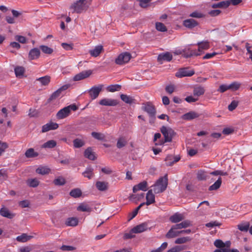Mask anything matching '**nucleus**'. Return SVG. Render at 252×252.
<instances>
[{
    "instance_id": "obj_8",
    "label": "nucleus",
    "mask_w": 252,
    "mask_h": 252,
    "mask_svg": "<svg viewBox=\"0 0 252 252\" xmlns=\"http://www.w3.org/2000/svg\"><path fill=\"white\" fill-rule=\"evenodd\" d=\"M118 100L109 98H104L99 101V104L102 106H115L118 105Z\"/></svg>"
},
{
    "instance_id": "obj_24",
    "label": "nucleus",
    "mask_w": 252,
    "mask_h": 252,
    "mask_svg": "<svg viewBox=\"0 0 252 252\" xmlns=\"http://www.w3.org/2000/svg\"><path fill=\"white\" fill-rule=\"evenodd\" d=\"M103 46L102 45H97L95 48L89 51V53L93 57H96L103 51Z\"/></svg>"
},
{
    "instance_id": "obj_16",
    "label": "nucleus",
    "mask_w": 252,
    "mask_h": 252,
    "mask_svg": "<svg viewBox=\"0 0 252 252\" xmlns=\"http://www.w3.org/2000/svg\"><path fill=\"white\" fill-rule=\"evenodd\" d=\"M200 115L195 111H190L184 114L182 116V118L185 120H191L192 119L197 118L199 117Z\"/></svg>"
},
{
    "instance_id": "obj_37",
    "label": "nucleus",
    "mask_w": 252,
    "mask_h": 252,
    "mask_svg": "<svg viewBox=\"0 0 252 252\" xmlns=\"http://www.w3.org/2000/svg\"><path fill=\"white\" fill-rule=\"evenodd\" d=\"M57 142L54 140H50L44 143L42 146V148H53L56 147Z\"/></svg>"
},
{
    "instance_id": "obj_26",
    "label": "nucleus",
    "mask_w": 252,
    "mask_h": 252,
    "mask_svg": "<svg viewBox=\"0 0 252 252\" xmlns=\"http://www.w3.org/2000/svg\"><path fill=\"white\" fill-rule=\"evenodd\" d=\"M95 186L98 190L105 191L108 189V183L106 182L97 181L96 182Z\"/></svg>"
},
{
    "instance_id": "obj_38",
    "label": "nucleus",
    "mask_w": 252,
    "mask_h": 252,
    "mask_svg": "<svg viewBox=\"0 0 252 252\" xmlns=\"http://www.w3.org/2000/svg\"><path fill=\"white\" fill-rule=\"evenodd\" d=\"M94 169L91 167H88L86 168V170L83 173V175L85 177H87L89 179H91L93 178L94 175Z\"/></svg>"
},
{
    "instance_id": "obj_11",
    "label": "nucleus",
    "mask_w": 252,
    "mask_h": 252,
    "mask_svg": "<svg viewBox=\"0 0 252 252\" xmlns=\"http://www.w3.org/2000/svg\"><path fill=\"white\" fill-rule=\"evenodd\" d=\"M59 125L57 123L50 122L43 125L42 127V132H46L51 130H55L58 128Z\"/></svg>"
},
{
    "instance_id": "obj_41",
    "label": "nucleus",
    "mask_w": 252,
    "mask_h": 252,
    "mask_svg": "<svg viewBox=\"0 0 252 252\" xmlns=\"http://www.w3.org/2000/svg\"><path fill=\"white\" fill-rule=\"evenodd\" d=\"M121 86L118 84L111 85L106 88V90L110 92L119 91L121 89Z\"/></svg>"
},
{
    "instance_id": "obj_17",
    "label": "nucleus",
    "mask_w": 252,
    "mask_h": 252,
    "mask_svg": "<svg viewBox=\"0 0 252 252\" xmlns=\"http://www.w3.org/2000/svg\"><path fill=\"white\" fill-rule=\"evenodd\" d=\"M192 225L191 222L188 220H185L181 223H177L176 224L173 225V228H175L176 229H180L182 228H185L190 226Z\"/></svg>"
},
{
    "instance_id": "obj_29",
    "label": "nucleus",
    "mask_w": 252,
    "mask_h": 252,
    "mask_svg": "<svg viewBox=\"0 0 252 252\" xmlns=\"http://www.w3.org/2000/svg\"><path fill=\"white\" fill-rule=\"evenodd\" d=\"M230 5V3L228 0L222 1L217 3H214L212 5V7L213 8H226Z\"/></svg>"
},
{
    "instance_id": "obj_61",
    "label": "nucleus",
    "mask_w": 252,
    "mask_h": 252,
    "mask_svg": "<svg viewBox=\"0 0 252 252\" xmlns=\"http://www.w3.org/2000/svg\"><path fill=\"white\" fill-rule=\"evenodd\" d=\"M28 116L31 118L37 117L38 116V112L36 109L31 108L29 110Z\"/></svg>"
},
{
    "instance_id": "obj_3",
    "label": "nucleus",
    "mask_w": 252,
    "mask_h": 252,
    "mask_svg": "<svg viewBox=\"0 0 252 252\" xmlns=\"http://www.w3.org/2000/svg\"><path fill=\"white\" fill-rule=\"evenodd\" d=\"M167 185V174H165L163 177H160L155 185L152 186L153 191L155 193L162 192L166 189Z\"/></svg>"
},
{
    "instance_id": "obj_27",
    "label": "nucleus",
    "mask_w": 252,
    "mask_h": 252,
    "mask_svg": "<svg viewBox=\"0 0 252 252\" xmlns=\"http://www.w3.org/2000/svg\"><path fill=\"white\" fill-rule=\"evenodd\" d=\"M51 77L48 75L38 78L36 79V81H38L42 86H47L50 82Z\"/></svg>"
},
{
    "instance_id": "obj_15",
    "label": "nucleus",
    "mask_w": 252,
    "mask_h": 252,
    "mask_svg": "<svg viewBox=\"0 0 252 252\" xmlns=\"http://www.w3.org/2000/svg\"><path fill=\"white\" fill-rule=\"evenodd\" d=\"M40 55V52L39 49L34 48L31 50L29 53V60H33L38 59Z\"/></svg>"
},
{
    "instance_id": "obj_14",
    "label": "nucleus",
    "mask_w": 252,
    "mask_h": 252,
    "mask_svg": "<svg viewBox=\"0 0 252 252\" xmlns=\"http://www.w3.org/2000/svg\"><path fill=\"white\" fill-rule=\"evenodd\" d=\"M183 25L187 28L192 29L197 26L198 23L193 19H188L183 21Z\"/></svg>"
},
{
    "instance_id": "obj_6",
    "label": "nucleus",
    "mask_w": 252,
    "mask_h": 252,
    "mask_svg": "<svg viewBox=\"0 0 252 252\" xmlns=\"http://www.w3.org/2000/svg\"><path fill=\"white\" fill-rule=\"evenodd\" d=\"M131 58V54L128 52H124L116 59L115 63L117 64L122 65L128 63Z\"/></svg>"
},
{
    "instance_id": "obj_1",
    "label": "nucleus",
    "mask_w": 252,
    "mask_h": 252,
    "mask_svg": "<svg viewBox=\"0 0 252 252\" xmlns=\"http://www.w3.org/2000/svg\"><path fill=\"white\" fill-rule=\"evenodd\" d=\"M160 132L164 136V140H159L158 143L155 144L156 145H162L166 142H171L172 138L176 135L174 130L170 127H166L164 126L160 127Z\"/></svg>"
},
{
    "instance_id": "obj_54",
    "label": "nucleus",
    "mask_w": 252,
    "mask_h": 252,
    "mask_svg": "<svg viewBox=\"0 0 252 252\" xmlns=\"http://www.w3.org/2000/svg\"><path fill=\"white\" fill-rule=\"evenodd\" d=\"M189 16L193 18H201L204 17L205 15L202 13L196 11L190 13Z\"/></svg>"
},
{
    "instance_id": "obj_51",
    "label": "nucleus",
    "mask_w": 252,
    "mask_h": 252,
    "mask_svg": "<svg viewBox=\"0 0 252 252\" xmlns=\"http://www.w3.org/2000/svg\"><path fill=\"white\" fill-rule=\"evenodd\" d=\"M40 49L45 54H51L53 52V50L52 48L45 45H41Z\"/></svg>"
},
{
    "instance_id": "obj_58",
    "label": "nucleus",
    "mask_w": 252,
    "mask_h": 252,
    "mask_svg": "<svg viewBox=\"0 0 252 252\" xmlns=\"http://www.w3.org/2000/svg\"><path fill=\"white\" fill-rule=\"evenodd\" d=\"M60 250L62 251H73L76 250V248L73 246L63 245Z\"/></svg>"
},
{
    "instance_id": "obj_4",
    "label": "nucleus",
    "mask_w": 252,
    "mask_h": 252,
    "mask_svg": "<svg viewBox=\"0 0 252 252\" xmlns=\"http://www.w3.org/2000/svg\"><path fill=\"white\" fill-rule=\"evenodd\" d=\"M92 0H79L70 6L73 9V13H81L86 11L91 4Z\"/></svg>"
},
{
    "instance_id": "obj_30",
    "label": "nucleus",
    "mask_w": 252,
    "mask_h": 252,
    "mask_svg": "<svg viewBox=\"0 0 252 252\" xmlns=\"http://www.w3.org/2000/svg\"><path fill=\"white\" fill-rule=\"evenodd\" d=\"M25 155L27 158H33L37 157L39 154L33 148H30L26 151Z\"/></svg>"
},
{
    "instance_id": "obj_44",
    "label": "nucleus",
    "mask_w": 252,
    "mask_h": 252,
    "mask_svg": "<svg viewBox=\"0 0 252 252\" xmlns=\"http://www.w3.org/2000/svg\"><path fill=\"white\" fill-rule=\"evenodd\" d=\"M127 144V141L124 137H120L117 141V147L118 148L120 149L125 147Z\"/></svg>"
},
{
    "instance_id": "obj_20",
    "label": "nucleus",
    "mask_w": 252,
    "mask_h": 252,
    "mask_svg": "<svg viewBox=\"0 0 252 252\" xmlns=\"http://www.w3.org/2000/svg\"><path fill=\"white\" fill-rule=\"evenodd\" d=\"M147 229V224L146 223H142L134 227L131 229L133 233H141Z\"/></svg>"
},
{
    "instance_id": "obj_28",
    "label": "nucleus",
    "mask_w": 252,
    "mask_h": 252,
    "mask_svg": "<svg viewBox=\"0 0 252 252\" xmlns=\"http://www.w3.org/2000/svg\"><path fill=\"white\" fill-rule=\"evenodd\" d=\"M77 211L86 212H91L92 211V208L86 203H81L77 208Z\"/></svg>"
},
{
    "instance_id": "obj_33",
    "label": "nucleus",
    "mask_w": 252,
    "mask_h": 252,
    "mask_svg": "<svg viewBox=\"0 0 252 252\" xmlns=\"http://www.w3.org/2000/svg\"><path fill=\"white\" fill-rule=\"evenodd\" d=\"M78 223V220L76 218H68L65 221V224L67 226H75Z\"/></svg>"
},
{
    "instance_id": "obj_12",
    "label": "nucleus",
    "mask_w": 252,
    "mask_h": 252,
    "mask_svg": "<svg viewBox=\"0 0 252 252\" xmlns=\"http://www.w3.org/2000/svg\"><path fill=\"white\" fill-rule=\"evenodd\" d=\"M172 59V55L169 52L160 54L158 57V61L162 63L163 61L169 62Z\"/></svg>"
},
{
    "instance_id": "obj_56",
    "label": "nucleus",
    "mask_w": 252,
    "mask_h": 252,
    "mask_svg": "<svg viewBox=\"0 0 252 252\" xmlns=\"http://www.w3.org/2000/svg\"><path fill=\"white\" fill-rule=\"evenodd\" d=\"M175 228H173V226H172L171 229L169 230V231L166 234V237L167 238H171L176 237L175 235Z\"/></svg>"
},
{
    "instance_id": "obj_60",
    "label": "nucleus",
    "mask_w": 252,
    "mask_h": 252,
    "mask_svg": "<svg viewBox=\"0 0 252 252\" xmlns=\"http://www.w3.org/2000/svg\"><path fill=\"white\" fill-rule=\"evenodd\" d=\"M238 105V102L236 100H233L228 105V109L229 111H232L237 107Z\"/></svg>"
},
{
    "instance_id": "obj_49",
    "label": "nucleus",
    "mask_w": 252,
    "mask_h": 252,
    "mask_svg": "<svg viewBox=\"0 0 252 252\" xmlns=\"http://www.w3.org/2000/svg\"><path fill=\"white\" fill-rule=\"evenodd\" d=\"M156 28L159 32H164L167 31V28L165 26L160 22H157L156 23Z\"/></svg>"
},
{
    "instance_id": "obj_10",
    "label": "nucleus",
    "mask_w": 252,
    "mask_h": 252,
    "mask_svg": "<svg viewBox=\"0 0 252 252\" xmlns=\"http://www.w3.org/2000/svg\"><path fill=\"white\" fill-rule=\"evenodd\" d=\"M92 73V71L91 70L83 71L75 75L73 77V80L74 81H78L86 79L89 77Z\"/></svg>"
},
{
    "instance_id": "obj_39",
    "label": "nucleus",
    "mask_w": 252,
    "mask_h": 252,
    "mask_svg": "<svg viewBox=\"0 0 252 252\" xmlns=\"http://www.w3.org/2000/svg\"><path fill=\"white\" fill-rule=\"evenodd\" d=\"M209 178L208 175L206 172L203 170H199L197 173V178L198 180L203 181L206 180Z\"/></svg>"
},
{
    "instance_id": "obj_45",
    "label": "nucleus",
    "mask_w": 252,
    "mask_h": 252,
    "mask_svg": "<svg viewBox=\"0 0 252 252\" xmlns=\"http://www.w3.org/2000/svg\"><path fill=\"white\" fill-rule=\"evenodd\" d=\"M198 49L197 50L198 51V53H200V52H201L203 50L208 49L209 48V43L207 42H200L198 44Z\"/></svg>"
},
{
    "instance_id": "obj_55",
    "label": "nucleus",
    "mask_w": 252,
    "mask_h": 252,
    "mask_svg": "<svg viewBox=\"0 0 252 252\" xmlns=\"http://www.w3.org/2000/svg\"><path fill=\"white\" fill-rule=\"evenodd\" d=\"M190 240L189 237H181L177 239L175 241L176 244H183Z\"/></svg>"
},
{
    "instance_id": "obj_52",
    "label": "nucleus",
    "mask_w": 252,
    "mask_h": 252,
    "mask_svg": "<svg viewBox=\"0 0 252 252\" xmlns=\"http://www.w3.org/2000/svg\"><path fill=\"white\" fill-rule=\"evenodd\" d=\"M91 135L94 138L99 140H102L105 137L103 134L96 132H92Z\"/></svg>"
},
{
    "instance_id": "obj_43",
    "label": "nucleus",
    "mask_w": 252,
    "mask_h": 252,
    "mask_svg": "<svg viewBox=\"0 0 252 252\" xmlns=\"http://www.w3.org/2000/svg\"><path fill=\"white\" fill-rule=\"evenodd\" d=\"M27 183L30 187L35 188L38 186L39 182L37 179L34 178L28 179Z\"/></svg>"
},
{
    "instance_id": "obj_46",
    "label": "nucleus",
    "mask_w": 252,
    "mask_h": 252,
    "mask_svg": "<svg viewBox=\"0 0 252 252\" xmlns=\"http://www.w3.org/2000/svg\"><path fill=\"white\" fill-rule=\"evenodd\" d=\"M229 90L232 91H236L239 89L241 86V83L238 82H234L231 84L228 85Z\"/></svg>"
},
{
    "instance_id": "obj_25",
    "label": "nucleus",
    "mask_w": 252,
    "mask_h": 252,
    "mask_svg": "<svg viewBox=\"0 0 252 252\" xmlns=\"http://www.w3.org/2000/svg\"><path fill=\"white\" fill-rule=\"evenodd\" d=\"M120 97L124 102L127 104H131L135 103V99L129 95L122 94L120 95Z\"/></svg>"
},
{
    "instance_id": "obj_47",
    "label": "nucleus",
    "mask_w": 252,
    "mask_h": 252,
    "mask_svg": "<svg viewBox=\"0 0 252 252\" xmlns=\"http://www.w3.org/2000/svg\"><path fill=\"white\" fill-rule=\"evenodd\" d=\"M50 169L48 168L45 167H41L36 169V172L39 174L45 175L48 174L50 172Z\"/></svg>"
},
{
    "instance_id": "obj_32",
    "label": "nucleus",
    "mask_w": 252,
    "mask_h": 252,
    "mask_svg": "<svg viewBox=\"0 0 252 252\" xmlns=\"http://www.w3.org/2000/svg\"><path fill=\"white\" fill-rule=\"evenodd\" d=\"M0 214L8 219H12L14 217V215L11 213L7 209L2 208L0 210Z\"/></svg>"
},
{
    "instance_id": "obj_13",
    "label": "nucleus",
    "mask_w": 252,
    "mask_h": 252,
    "mask_svg": "<svg viewBox=\"0 0 252 252\" xmlns=\"http://www.w3.org/2000/svg\"><path fill=\"white\" fill-rule=\"evenodd\" d=\"M183 53V56L186 58H190L194 56H197L201 55V53H198L196 50H192L190 48L184 49Z\"/></svg>"
},
{
    "instance_id": "obj_2",
    "label": "nucleus",
    "mask_w": 252,
    "mask_h": 252,
    "mask_svg": "<svg viewBox=\"0 0 252 252\" xmlns=\"http://www.w3.org/2000/svg\"><path fill=\"white\" fill-rule=\"evenodd\" d=\"M214 245L218 248L214 252H239L237 249H230L231 242L227 241L224 243L222 240L217 239L214 242Z\"/></svg>"
},
{
    "instance_id": "obj_63",
    "label": "nucleus",
    "mask_w": 252,
    "mask_h": 252,
    "mask_svg": "<svg viewBox=\"0 0 252 252\" xmlns=\"http://www.w3.org/2000/svg\"><path fill=\"white\" fill-rule=\"evenodd\" d=\"M228 90H229L228 85L222 84L220 86L219 88L218 89V91L222 93Z\"/></svg>"
},
{
    "instance_id": "obj_31",
    "label": "nucleus",
    "mask_w": 252,
    "mask_h": 252,
    "mask_svg": "<svg viewBox=\"0 0 252 252\" xmlns=\"http://www.w3.org/2000/svg\"><path fill=\"white\" fill-rule=\"evenodd\" d=\"M205 93L204 87L197 86L194 88L193 94L194 96H199L203 95Z\"/></svg>"
},
{
    "instance_id": "obj_62",
    "label": "nucleus",
    "mask_w": 252,
    "mask_h": 252,
    "mask_svg": "<svg viewBox=\"0 0 252 252\" xmlns=\"http://www.w3.org/2000/svg\"><path fill=\"white\" fill-rule=\"evenodd\" d=\"M210 174L213 175H221V176H226L228 175V173L226 172H223L221 170H216L210 173Z\"/></svg>"
},
{
    "instance_id": "obj_64",
    "label": "nucleus",
    "mask_w": 252,
    "mask_h": 252,
    "mask_svg": "<svg viewBox=\"0 0 252 252\" xmlns=\"http://www.w3.org/2000/svg\"><path fill=\"white\" fill-rule=\"evenodd\" d=\"M165 91L169 94H171L174 92L175 87L173 85H168L165 87Z\"/></svg>"
},
{
    "instance_id": "obj_7",
    "label": "nucleus",
    "mask_w": 252,
    "mask_h": 252,
    "mask_svg": "<svg viewBox=\"0 0 252 252\" xmlns=\"http://www.w3.org/2000/svg\"><path fill=\"white\" fill-rule=\"evenodd\" d=\"M103 88V85L100 84L93 86L88 91V93L92 99H94L98 97Z\"/></svg>"
},
{
    "instance_id": "obj_36",
    "label": "nucleus",
    "mask_w": 252,
    "mask_h": 252,
    "mask_svg": "<svg viewBox=\"0 0 252 252\" xmlns=\"http://www.w3.org/2000/svg\"><path fill=\"white\" fill-rule=\"evenodd\" d=\"M32 238V236L28 235L26 233H23L22 235L16 237V240L20 242H26Z\"/></svg>"
},
{
    "instance_id": "obj_35",
    "label": "nucleus",
    "mask_w": 252,
    "mask_h": 252,
    "mask_svg": "<svg viewBox=\"0 0 252 252\" xmlns=\"http://www.w3.org/2000/svg\"><path fill=\"white\" fill-rule=\"evenodd\" d=\"M222 183V180L221 177H219L218 179L209 188V190H217L220 188Z\"/></svg>"
},
{
    "instance_id": "obj_48",
    "label": "nucleus",
    "mask_w": 252,
    "mask_h": 252,
    "mask_svg": "<svg viewBox=\"0 0 252 252\" xmlns=\"http://www.w3.org/2000/svg\"><path fill=\"white\" fill-rule=\"evenodd\" d=\"M53 183L56 186H63L65 184V180L63 177H59L55 179Z\"/></svg>"
},
{
    "instance_id": "obj_40",
    "label": "nucleus",
    "mask_w": 252,
    "mask_h": 252,
    "mask_svg": "<svg viewBox=\"0 0 252 252\" xmlns=\"http://www.w3.org/2000/svg\"><path fill=\"white\" fill-rule=\"evenodd\" d=\"M69 195L74 198L79 197L82 195V191L78 188L74 189L70 191Z\"/></svg>"
},
{
    "instance_id": "obj_5",
    "label": "nucleus",
    "mask_w": 252,
    "mask_h": 252,
    "mask_svg": "<svg viewBox=\"0 0 252 252\" xmlns=\"http://www.w3.org/2000/svg\"><path fill=\"white\" fill-rule=\"evenodd\" d=\"M142 109L146 112L150 118H154L156 116V109L151 102L148 101L143 104Z\"/></svg>"
},
{
    "instance_id": "obj_59",
    "label": "nucleus",
    "mask_w": 252,
    "mask_h": 252,
    "mask_svg": "<svg viewBox=\"0 0 252 252\" xmlns=\"http://www.w3.org/2000/svg\"><path fill=\"white\" fill-rule=\"evenodd\" d=\"M168 244L167 242H164L162 245L158 249L152 250L151 252H161L163 251L167 247Z\"/></svg>"
},
{
    "instance_id": "obj_53",
    "label": "nucleus",
    "mask_w": 252,
    "mask_h": 252,
    "mask_svg": "<svg viewBox=\"0 0 252 252\" xmlns=\"http://www.w3.org/2000/svg\"><path fill=\"white\" fill-rule=\"evenodd\" d=\"M61 95V94L59 92V91L58 90L54 92L52 94L50 97L48 99V102H51L53 100L56 99L58 97H59Z\"/></svg>"
},
{
    "instance_id": "obj_42",
    "label": "nucleus",
    "mask_w": 252,
    "mask_h": 252,
    "mask_svg": "<svg viewBox=\"0 0 252 252\" xmlns=\"http://www.w3.org/2000/svg\"><path fill=\"white\" fill-rule=\"evenodd\" d=\"M73 146L75 148H79L85 145V142L80 139L76 138L73 141Z\"/></svg>"
},
{
    "instance_id": "obj_9",
    "label": "nucleus",
    "mask_w": 252,
    "mask_h": 252,
    "mask_svg": "<svg viewBox=\"0 0 252 252\" xmlns=\"http://www.w3.org/2000/svg\"><path fill=\"white\" fill-rule=\"evenodd\" d=\"M194 74L193 70H189L188 67L180 68L176 73V76L183 77L185 76H191Z\"/></svg>"
},
{
    "instance_id": "obj_21",
    "label": "nucleus",
    "mask_w": 252,
    "mask_h": 252,
    "mask_svg": "<svg viewBox=\"0 0 252 252\" xmlns=\"http://www.w3.org/2000/svg\"><path fill=\"white\" fill-rule=\"evenodd\" d=\"M147 182L146 181H143L137 185L134 186L133 187V192H136L138 190H141L143 191H146L147 190Z\"/></svg>"
},
{
    "instance_id": "obj_22",
    "label": "nucleus",
    "mask_w": 252,
    "mask_h": 252,
    "mask_svg": "<svg viewBox=\"0 0 252 252\" xmlns=\"http://www.w3.org/2000/svg\"><path fill=\"white\" fill-rule=\"evenodd\" d=\"M153 189H150L148 190L146 195V202L145 204L149 205L155 202V195L153 193Z\"/></svg>"
},
{
    "instance_id": "obj_18",
    "label": "nucleus",
    "mask_w": 252,
    "mask_h": 252,
    "mask_svg": "<svg viewBox=\"0 0 252 252\" xmlns=\"http://www.w3.org/2000/svg\"><path fill=\"white\" fill-rule=\"evenodd\" d=\"M184 216L182 214L176 213L169 218V220L172 223H178L184 220Z\"/></svg>"
},
{
    "instance_id": "obj_57",
    "label": "nucleus",
    "mask_w": 252,
    "mask_h": 252,
    "mask_svg": "<svg viewBox=\"0 0 252 252\" xmlns=\"http://www.w3.org/2000/svg\"><path fill=\"white\" fill-rule=\"evenodd\" d=\"M250 224L247 222L246 224H241L238 225V228L241 231H247L249 230Z\"/></svg>"
},
{
    "instance_id": "obj_19",
    "label": "nucleus",
    "mask_w": 252,
    "mask_h": 252,
    "mask_svg": "<svg viewBox=\"0 0 252 252\" xmlns=\"http://www.w3.org/2000/svg\"><path fill=\"white\" fill-rule=\"evenodd\" d=\"M69 114L68 107H65L58 111L56 117L58 119H63L68 116Z\"/></svg>"
},
{
    "instance_id": "obj_50",
    "label": "nucleus",
    "mask_w": 252,
    "mask_h": 252,
    "mask_svg": "<svg viewBox=\"0 0 252 252\" xmlns=\"http://www.w3.org/2000/svg\"><path fill=\"white\" fill-rule=\"evenodd\" d=\"M186 248V246L185 245L177 246L169 250L167 252H180L182 251L185 250Z\"/></svg>"
},
{
    "instance_id": "obj_34",
    "label": "nucleus",
    "mask_w": 252,
    "mask_h": 252,
    "mask_svg": "<svg viewBox=\"0 0 252 252\" xmlns=\"http://www.w3.org/2000/svg\"><path fill=\"white\" fill-rule=\"evenodd\" d=\"M14 71L17 77L21 78L24 75L25 69L23 66H16L14 69Z\"/></svg>"
},
{
    "instance_id": "obj_23",
    "label": "nucleus",
    "mask_w": 252,
    "mask_h": 252,
    "mask_svg": "<svg viewBox=\"0 0 252 252\" xmlns=\"http://www.w3.org/2000/svg\"><path fill=\"white\" fill-rule=\"evenodd\" d=\"M84 156L85 158L92 160H94L96 159L94 152L92 151V149L91 147L88 148L84 152Z\"/></svg>"
}]
</instances>
